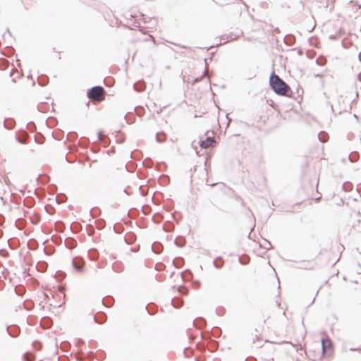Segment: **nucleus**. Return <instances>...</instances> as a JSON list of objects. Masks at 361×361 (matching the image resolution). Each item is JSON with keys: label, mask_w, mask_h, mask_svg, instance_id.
I'll return each mask as SVG.
<instances>
[{"label": "nucleus", "mask_w": 361, "mask_h": 361, "mask_svg": "<svg viewBox=\"0 0 361 361\" xmlns=\"http://www.w3.org/2000/svg\"><path fill=\"white\" fill-rule=\"evenodd\" d=\"M270 85L277 94L282 96L286 95L290 90L287 84L275 74L271 75L270 77Z\"/></svg>", "instance_id": "1"}, {"label": "nucleus", "mask_w": 361, "mask_h": 361, "mask_svg": "<svg viewBox=\"0 0 361 361\" xmlns=\"http://www.w3.org/2000/svg\"><path fill=\"white\" fill-rule=\"evenodd\" d=\"M88 97L94 102H102L104 99V90L97 86L92 87L87 93Z\"/></svg>", "instance_id": "2"}, {"label": "nucleus", "mask_w": 361, "mask_h": 361, "mask_svg": "<svg viewBox=\"0 0 361 361\" xmlns=\"http://www.w3.org/2000/svg\"><path fill=\"white\" fill-rule=\"evenodd\" d=\"M323 355L330 357L333 355L334 348L331 341L329 338L322 340Z\"/></svg>", "instance_id": "3"}, {"label": "nucleus", "mask_w": 361, "mask_h": 361, "mask_svg": "<svg viewBox=\"0 0 361 361\" xmlns=\"http://www.w3.org/2000/svg\"><path fill=\"white\" fill-rule=\"evenodd\" d=\"M215 141L213 138L207 137L205 140H203L200 143V147L203 149H207L210 147H213Z\"/></svg>", "instance_id": "4"}, {"label": "nucleus", "mask_w": 361, "mask_h": 361, "mask_svg": "<svg viewBox=\"0 0 361 361\" xmlns=\"http://www.w3.org/2000/svg\"><path fill=\"white\" fill-rule=\"evenodd\" d=\"M73 264H74V266H75V269H76L78 271H80V269H81V267H80V266H79V265H77V264H75V262H73Z\"/></svg>", "instance_id": "5"}]
</instances>
